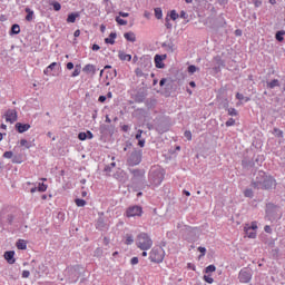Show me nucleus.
Instances as JSON below:
<instances>
[{"mask_svg": "<svg viewBox=\"0 0 285 285\" xmlns=\"http://www.w3.org/2000/svg\"><path fill=\"white\" fill-rule=\"evenodd\" d=\"M264 230H265V233H273V228H271V226H268V225H266L264 227Z\"/></svg>", "mask_w": 285, "mask_h": 285, "instance_id": "338daca9", "label": "nucleus"}, {"mask_svg": "<svg viewBox=\"0 0 285 285\" xmlns=\"http://www.w3.org/2000/svg\"><path fill=\"white\" fill-rule=\"evenodd\" d=\"M144 99H146V97H145L144 95L137 94V95H136V98H135V101H136L137 104H141V102H144Z\"/></svg>", "mask_w": 285, "mask_h": 285, "instance_id": "c9c22d12", "label": "nucleus"}, {"mask_svg": "<svg viewBox=\"0 0 285 285\" xmlns=\"http://www.w3.org/2000/svg\"><path fill=\"white\" fill-rule=\"evenodd\" d=\"M252 187L256 188L257 190H271V188H275V179H273L271 176H266L264 170H258L254 173Z\"/></svg>", "mask_w": 285, "mask_h": 285, "instance_id": "f257e3e1", "label": "nucleus"}, {"mask_svg": "<svg viewBox=\"0 0 285 285\" xmlns=\"http://www.w3.org/2000/svg\"><path fill=\"white\" fill-rule=\"evenodd\" d=\"M115 39H117V33L111 32V33L109 35V38H106V39H105V43H110L111 46H114Z\"/></svg>", "mask_w": 285, "mask_h": 285, "instance_id": "393cba45", "label": "nucleus"}, {"mask_svg": "<svg viewBox=\"0 0 285 285\" xmlns=\"http://www.w3.org/2000/svg\"><path fill=\"white\" fill-rule=\"evenodd\" d=\"M238 279H239L240 284H249L250 281L253 279V273L250 272V269L245 267V268L240 269V272L238 274Z\"/></svg>", "mask_w": 285, "mask_h": 285, "instance_id": "0eeeda50", "label": "nucleus"}, {"mask_svg": "<svg viewBox=\"0 0 285 285\" xmlns=\"http://www.w3.org/2000/svg\"><path fill=\"white\" fill-rule=\"evenodd\" d=\"M22 277H24V278L30 277V271H23L22 272Z\"/></svg>", "mask_w": 285, "mask_h": 285, "instance_id": "e2e57ef3", "label": "nucleus"}, {"mask_svg": "<svg viewBox=\"0 0 285 285\" xmlns=\"http://www.w3.org/2000/svg\"><path fill=\"white\" fill-rule=\"evenodd\" d=\"M97 228L99 230H106V228H108V225H106V220L104 219V217H99L97 220Z\"/></svg>", "mask_w": 285, "mask_h": 285, "instance_id": "6ab92c4d", "label": "nucleus"}, {"mask_svg": "<svg viewBox=\"0 0 285 285\" xmlns=\"http://www.w3.org/2000/svg\"><path fill=\"white\" fill-rule=\"evenodd\" d=\"M273 135H275V137H284V131H282L281 129L274 128Z\"/></svg>", "mask_w": 285, "mask_h": 285, "instance_id": "ea45409f", "label": "nucleus"}, {"mask_svg": "<svg viewBox=\"0 0 285 285\" xmlns=\"http://www.w3.org/2000/svg\"><path fill=\"white\" fill-rule=\"evenodd\" d=\"M170 19H173V21H177V19H179V13H177V11L173 10L170 12Z\"/></svg>", "mask_w": 285, "mask_h": 285, "instance_id": "a18cd8bd", "label": "nucleus"}, {"mask_svg": "<svg viewBox=\"0 0 285 285\" xmlns=\"http://www.w3.org/2000/svg\"><path fill=\"white\" fill-rule=\"evenodd\" d=\"M116 21L119 26H128V21L121 19L120 17H116Z\"/></svg>", "mask_w": 285, "mask_h": 285, "instance_id": "a19ab883", "label": "nucleus"}, {"mask_svg": "<svg viewBox=\"0 0 285 285\" xmlns=\"http://www.w3.org/2000/svg\"><path fill=\"white\" fill-rule=\"evenodd\" d=\"M6 121H9V124H14L17 121L18 116H17V110L14 109H8L7 112L4 114Z\"/></svg>", "mask_w": 285, "mask_h": 285, "instance_id": "1a4fd4ad", "label": "nucleus"}, {"mask_svg": "<svg viewBox=\"0 0 285 285\" xmlns=\"http://www.w3.org/2000/svg\"><path fill=\"white\" fill-rule=\"evenodd\" d=\"M157 132H159L160 135H164V132H168V127L164 126V125H158L156 127Z\"/></svg>", "mask_w": 285, "mask_h": 285, "instance_id": "c756f323", "label": "nucleus"}, {"mask_svg": "<svg viewBox=\"0 0 285 285\" xmlns=\"http://www.w3.org/2000/svg\"><path fill=\"white\" fill-rule=\"evenodd\" d=\"M197 70H199L195 65H190L188 67V72H197Z\"/></svg>", "mask_w": 285, "mask_h": 285, "instance_id": "603ef678", "label": "nucleus"}, {"mask_svg": "<svg viewBox=\"0 0 285 285\" xmlns=\"http://www.w3.org/2000/svg\"><path fill=\"white\" fill-rule=\"evenodd\" d=\"M199 253H202V256L206 255V247H198Z\"/></svg>", "mask_w": 285, "mask_h": 285, "instance_id": "69168bd1", "label": "nucleus"}, {"mask_svg": "<svg viewBox=\"0 0 285 285\" xmlns=\"http://www.w3.org/2000/svg\"><path fill=\"white\" fill-rule=\"evenodd\" d=\"M82 70L83 72H96L97 68H95V65H86Z\"/></svg>", "mask_w": 285, "mask_h": 285, "instance_id": "cd10ccee", "label": "nucleus"}, {"mask_svg": "<svg viewBox=\"0 0 285 285\" xmlns=\"http://www.w3.org/2000/svg\"><path fill=\"white\" fill-rule=\"evenodd\" d=\"M267 88H269V90H273L274 88H279V80L274 79L272 81H267Z\"/></svg>", "mask_w": 285, "mask_h": 285, "instance_id": "5701e85b", "label": "nucleus"}, {"mask_svg": "<svg viewBox=\"0 0 285 285\" xmlns=\"http://www.w3.org/2000/svg\"><path fill=\"white\" fill-rule=\"evenodd\" d=\"M8 224H10L12 226V224H17L19 223L20 218H19V212H13L11 214H8L6 217Z\"/></svg>", "mask_w": 285, "mask_h": 285, "instance_id": "ddd939ff", "label": "nucleus"}, {"mask_svg": "<svg viewBox=\"0 0 285 285\" xmlns=\"http://www.w3.org/2000/svg\"><path fill=\"white\" fill-rule=\"evenodd\" d=\"M136 246L140 250H150L153 248V239L147 233H140L136 237Z\"/></svg>", "mask_w": 285, "mask_h": 285, "instance_id": "7ed1b4c3", "label": "nucleus"}, {"mask_svg": "<svg viewBox=\"0 0 285 285\" xmlns=\"http://www.w3.org/2000/svg\"><path fill=\"white\" fill-rule=\"evenodd\" d=\"M215 271H217V267H215V265H208L205 268V273H215Z\"/></svg>", "mask_w": 285, "mask_h": 285, "instance_id": "58836bf2", "label": "nucleus"}, {"mask_svg": "<svg viewBox=\"0 0 285 285\" xmlns=\"http://www.w3.org/2000/svg\"><path fill=\"white\" fill-rule=\"evenodd\" d=\"M14 128L20 134L28 132V129L30 128V124L17 122Z\"/></svg>", "mask_w": 285, "mask_h": 285, "instance_id": "4468645a", "label": "nucleus"}, {"mask_svg": "<svg viewBox=\"0 0 285 285\" xmlns=\"http://www.w3.org/2000/svg\"><path fill=\"white\" fill-rule=\"evenodd\" d=\"M213 63H214V70H216V72L222 71V68H224V66H226L224 60L219 56H216L214 58Z\"/></svg>", "mask_w": 285, "mask_h": 285, "instance_id": "f8f14e48", "label": "nucleus"}, {"mask_svg": "<svg viewBox=\"0 0 285 285\" xmlns=\"http://www.w3.org/2000/svg\"><path fill=\"white\" fill-rule=\"evenodd\" d=\"M78 139H80V141H86V139H88V134L87 132L78 134Z\"/></svg>", "mask_w": 285, "mask_h": 285, "instance_id": "c03bdc74", "label": "nucleus"}, {"mask_svg": "<svg viewBox=\"0 0 285 285\" xmlns=\"http://www.w3.org/2000/svg\"><path fill=\"white\" fill-rule=\"evenodd\" d=\"M76 206H78L79 208H82L83 206H86V200L81 199V198H77L75 200Z\"/></svg>", "mask_w": 285, "mask_h": 285, "instance_id": "473e14b6", "label": "nucleus"}, {"mask_svg": "<svg viewBox=\"0 0 285 285\" xmlns=\"http://www.w3.org/2000/svg\"><path fill=\"white\" fill-rule=\"evenodd\" d=\"M284 35H285L284 30L277 31L275 36L276 41H279V42L284 41Z\"/></svg>", "mask_w": 285, "mask_h": 285, "instance_id": "c85d7f7f", "label": "nucleus"}, {"mask_svg": "<svg viewBox=\"0 0 285 285\" xmlns=\"http://www.w3.org/2000/svg\"><path fill=\"white\" fill-rule=\"evenodd\" d=\"M4 259L8 262V264H14V250H9L4 253Z\"/></svg>", "mask_w": 285, "mask_h": 285, "instance_id": "f3484780", "label": "nucleus"}, {"mask_svg": "<svg viewBox=\"0 0 285 285\" xmlns=\"http://www.w3.org/2000/svg\"><path fill=\"white\" fill-rule=\"evenodd\" d=\"M282 214H279V207L273 203L266 205V219L268 222H275V219H279Z\"/></svg>", "mask_w": 285, "mask_h": 285, "instance_id": "20e7f679", "label": "nucleus"}, {"mask_svg": "<svg viewBox=\"0 0 285 285\" xmlns=\"http://www.w3.org/2000/svg\"><path fill=\"white\" fill-rule=\"evenodd\" d=\"M17 248L19 250H26V248H28V243L26 240H23V239H19L17 242Z\"/></svg>", "mask_w": 285, "mask_h": 285, "instance_id": "b1692460", "label": "nucleus"}, {"mask_svg": "<svg viewBox=\"0 0 285 285\" xmlns=\"http://www.w3.org/2000/svg\"><path fill=\"white\" fill-rule=\"evenodd\" d=\"M155 17H156V19H161V17H164V14L161 12V8L155 9Z\"/></svg>", "mask_w": 285, "mask_h": 285, "instance_id": "4c0bfd02", "label": "nucleus"}, {"mask_svg": "<svg viewBox=\"0 0 285 285\" xmlns=\"http://www.w3.org/2000/svg\"><path fill=\"white\" fill-rule=\"evenodd\" d=\"M50 6L53 7V10L56 12H59V10H61V3L57 2V1L51 2Z\"/></svg>", "mask_w": 285, "mask_h": 285, "instance_id": "f704fd0d", "label": "nucleus"}, {"mask_svg": "<svg viewBox=\"0 0 285 285\" xmlns=\"http://www.w3.org/2000/svg\"><path fill=\"white\" fill-rule=\"evenodd\" d=\"M141 135H144V130L139 129L136 134V139L139 140L141 139Z\"/></svg>", "mask_w": 285, "mask_h": 285, "instance_id": "13d9d810", "label": "nucleus"}, {"mask_svg": "<svg viewBox=\"0 0 285 285\" xmlns=\"http://www.w3.org/2000/svg\"><path fill=\"white\" fill-rule=\"evenodd\" d=\"M180 19H188V13H186V11H180Z\"/></svg>", "mask_w": 285, "mask_h": 285, "instance_id": "680f3d73", "label": "nucleus"}, {"mask_svg": "<svg viewBox=\"0 0 285 285\" xmlns=\"http://www.w3.org/2000/svg\"><path fill=\"white\" fill-rule=\"evenodd\" d=\"M185 137L190 141L193 139V134L190 131H185Z\"/></svg>", "mask_w": 285, "mask_h": 285, "instance_id": "6e6d98bb", "label": "nucleus"}, {"mask_svg": "<svg viewBox=\"0 0 285 285\" xmlns=\"http://www.w3.org/2000/svg\"><path fill=\"white\" fill-rule=\"evenodd\" d=\"M24 12H27L26 20L32 21V18L35 17V11H32L30 8H26Z\"/></svg>", "mask_w": 285, "mask_h": 285, "instance_id": "a878e982", "label": "nucleus"}, {"mask_svg": "<svg viewBox=\"0 0 285 285\" xmlns=\"http://www.w3.org/2000/svg\"><path fill=\"white\" fill-rule=\"evenodd\" d=\"M165 21H166V22H165L166 29H167V30H170V29L173 28V23H170V18H166Z\"/></svg>", "mask_w": 285, "mask_h": 285, "instance_id": "49530a36", "label": "nucleus"}, {"mask_svg": "<svg viewBox=\"0 0 285 285\" xmlns=\"http://www.w3.org/2000/svg\"><path fill=\"white\" fill-rule=\"evenodd\" d=\"M244 195H245V197L253 199V197H254L253 189H245Z\"/></svg>", "mask_w": 285, "mask_h": 285, "instance_id": "e433bc0d", "label": "nucleus"}, {"mask_svg": "<svg viewBox=\"0 0 285 285\" xmlns=\"http://www.w3.org/2000/svg\"><path fill=\"white\" fill-rule=\"evenodd\" d=\"M161 48H164L166 50V52H175V50H177V46L175 45L173 39H170L166 42H163Z\"/></svg>", "mask_w": 285, "mask_h": 285, "instance_id": "9b49d317", "label": "nucleus"}, {"mask_svg": "<svg viewBox=\"0 0 285 285\" xmlns=\"http://www.w3.org/2000/svg\"><path fill=\"white\" fill-rule=\"evenodd\" d=\"M78 17H79V12L69 13V16L67 18V23H75L77 21Z\"/></svg>", "mask_w": 285, "mask_h": 285, "instance_id": "4be33fe9", "label": "nucleus"}, {"mask_svg": "<svg viewBox=\"0 0 285 285\" xmlns=\"http://www.w3.org/2000/svg\"><path fill=\"white\" fill-rule=\"evenodd\" d=\"M101 255H104V249L97 248V249L95 250V256H96V257H101Z\"/></svg>", "mask_w": 285, "mask_h": 285, "instance_id": "3c124183", "label": "nucleus"}, {"mask_svg": "<svg viewBox=\"0 0 285 285\" xmlns=\"http://www.w3.org/2000/svg\"><path fill=\"white\" fill-rule=\"evenodd\" d=\"M19 32H21V27H19V24H13L11 27V35H19Z\"/></svg>", "mask_w": 285, "mask_h": 285, "instance_id": "2f4dec72", "label": "nucleus"}, {"mask_svg": "<svg viewBox=\"0 0 285 285\" xmlns=\"http://www.w3.org/2000/svg\"><path fill=\"white\" fill-rule=\"evenodd\" d=\"M225 126L230 127V126H235V119L229 118L226 122Z\"/></svg>", "mask_w": 285, "mask_h": 285, "instance_id": "8fccbe9b", "label": "nucleus"}, {"mask_svg": "<svg viewBox=\"0 0 285 285\" xmlns=\"http://www.w3.org/2000/svg\"><path fill=\"white\" fill-rule=\"evenodd\" d=\"M155 106H157V99L149 98L146 100V107L148 108V110H153Z\"/></svg>", "mask_w": 285, "mask_h": 285, "instance_id": "aec40b11", "label": "nucleus"}, {"mask_svg": "<svg viewBox=\"0 0 285 285\" xmlns=\"http://www.w3.org/2000/svg\"><path fill=\"white\" fill-rule=\"evenodd\" d=\"M3 157H4V159H12L13 153H12V151H6V153L3 154Z\"/></svg>", "mask_w": 285, "mask_h": 285, "instance_id": "de8ad7c7", "label": "nucleus"}, {"mask_svg": "<svg viewBox=\"0 0 285 285\" xmlns=\"http://www.w3.org/2000/svg\"><path fill=\"white\" fill-rule=\"evenodd\" d=\"M125 39L127 41H130L131 43H135L137 41V37L135 36V32L129 31L124 35Z\"/></svg>", "mask_w": 285, "mask_h": 285, "instance_id": "a211bd4d", "label": "nucleus"}, {"mask_svg": "<svg viewBox=\"0 0 285 285\" xmlns=\"http://www.w3.org/2000/svg\"><path fill=\"white\" fill-rule=\"evenodd\" d=\"M141 215V207L132 206L127 209V217H140Z\"/></svg>", "mask_w": 285, "mask_h": 285, "instance_id": "9d476101", "label": "nucleus"}, {"mask_svg": "<svg viewBox=\"0 0 285 285\" xmlns=\"http://www.w3.org/2000/svg\"><path fill=\"white\" fill-rule=\"evenodd\" d=\"M227 112L230 117H237V109L235 108H228Z\"/></svg>", "mask_w": 285, "mask_h": 285, "instance_id": "79ce46f5", "label": "nucleus"}, {"mask_svg": "<svg viewBox=\"0 0 285 285\" xmlns=\"http://www.w3.org/2000/svg\"><path fill=\"white\" fill-rule=\"evenodd\" d=\"M130 173L135 177V179H141L144 175H146V171L144 169H130Z\"/></svg>", "mask_w": 285, "mask_h": 285, "instance_id": "dca6fc26", "label": "nucleus"}, {"mask_svg": "<svg viewBox=\"0 0 285 285\" xmlns=\"http://www.w3.org/2000/svg\"><path fill=\"white\" fill-rule=\"evenodd\" d=\"M38 190H39V193H46V190H48V185H46L43 183H39Z\"/></svg>", "mask_w": 285, "mask_h": 285, "instance_id": "72a5a7b5", "label": "nucleus"}, {"mask_svg": "<svg viewBox=\"0 0 285 285\" xmlns=\"http://www.w3.org/2000/svg\"><path fill=\"white\" fill-rule=\"evenodd\" d=\"M12 163H13V164H21V159H19V157L14 156V157L12 158Z\"/></svg>", "mask_w": 285, "mask_h": 285, "instance_id": "0e129e2a", "label": "nucleus"}, {"mask_svg": "<svg viewBox=\"0 0 285 285\" xmlns=\"http://www.w3.org/2000/svg\"><path fill=\"white\" fill-rule=\"evenodd\" d=\"M236 99H238V101H244L245 97L242 94L237 92Z\"/></svg>", "mask_w": 285, "mask_h": 285, "instance_id": "052dcab7", "label": "nucleus"}, {"mask_svg": "<svg viewBox=\"0 0 285 285\" xmlns=\"http://www.w3.org/2000/svg\"><path fill=\"white\" fill-rule=\"evenodd\" d=\"M55 67H57V62H52L47 70H55Z\"/></svg>", "mask_w": 285, "mask_h": 285, "instance_id": "774afa93", "label": "nucleus"}, {"mask_svg": "<svg viewBox=\"0 0 285 285\" xmlns=\"http://www.w3.org/2000/svg\"><path fill=\"white\" fill-rule=\"evenodd\" d=\"M125 244H126L127 246H130V244H135V237H132V235H130V234H127V235H126Z\"/></svg>", "mask_w": 285, "mask_h": 285, "instance_id": "7c9ffc66", "label": "nucleus"}, {"mask_svg": "<svg viewBox=\"0 0 285 285\" xmlns=\"http://www.w3.org/2000/svg\"><path fill=\"white\" fill-rule=\"evenodd\" d=\"M118 57L121 61H130L132 59V56L125 52H119Z\"/></svg>", "mask_w": 285, "mask_h": 285, "instance_id": "bb28decb", "label": "nucleus"}, {"mask_svg": "<svg viewBox=\"0 0 285 285\" xmlns=\"http://www.w3.org/2000/svg\"><path fill=\"white\" fill-rule=\"evenodd\" d=\"M149 259L156 264L164 262V249L161 247H154L150 252Z\"/></svg>", "mask_w": 285, "mask_h": 285, "instance_id": "423d86ee", "label": "nucleus"}, {"mask_svg": "<svg viewBox=\"0 0 285 285\" xmlns=\"http://www.w3.org/2000/svg\"><path fill=\"white\" fill-rule=\"evenodd\" d=\"M20 146H24L26 148H32V145L28 142L26 139L20 140Z\"/></svg>", "mask_w": 285, "mask_h": 285, "instance_id": "37998d69", "label": "nucleus"}, {"mask_svg": "<svg viewBox=\"0 0 285 285\" xmlns=\"http://www.w3.org/2000/svg\"><path fill=\"white\" fill-rule=\"evenodd\" d=\"M130 264H131L132 266L139 264V258H138V257H132V258L130 259Z\"/></svg>", "mask_w": 285, "mask_h": 285, "instance_id": "5fc2aeb1", "label": "nucleus"}, {"mask_svg": "<svg viewBox=\"0 0 285 285\" xmlns=\"http://www.w3.org/2000/svg\"><path fill=\"white\" fill-rule=\"evenodd\" d=\"M166 175V170L160 166H153L149 170L148 179L150 186L157 187L161 186V181H164V177Z\"/></svg>", "mask_w": 285, "mask_h": 285, "instance_id": "f03ea898", "label": "nucleus"}, {"mask_svg": "<svg viewBox=\"0 0 285 285\" xmlns=\"http://www.w3.org/2000/svg\"><path fill=\"white\" fill-rule=\"evenodd\" d=\"M81 271H82V268L79 265H76L73 267H69L67 269V273L69 274V279L71 282H78L79 277H81Z\"/></svg>", "mask_w": 285, "mask_h": 285, "instance_id": "6e6552de", "label": "nucleus"}, {"mask_svg": "<svg viewBox=\"0 0 285 285\" xmlns=\"http://www.w3.org/2000/svg\"><path fill=\"white\" fill-rule=\"evenodd\" d=\"M138 146L140 147V148H144V146H146V140L145 139H138Z\"/></svg>", "mask_w": 285, "mask_h": 285, "instance_id": "4d7b16f0", "label": "nucleus"}, {"mask_svg": "<svg viewBox=\"0 0 285 285\" xmlns=\"http://www.w3.org/2000/svg\"><path fill=\"white\" fill-rule=\"evenodd\" d=\"M117 77V72H109L106 75V79H115Z\"/></svg>", "mask_w": 285, "mask_h": 285, "instance_id": "864d4df0", "label": "nucleus"}, {"mask_svg": "<svg viewBox=\"0 0 285 285\" xmlns=\"http://www.w3.org/2000/svg\"><path fill=\"white\" fill-rule=\"evenodd\" d=\"M204 279L207 284H213L214 279L209 275H204Z\"/></svg>", "mask_w": 285, "mask_h": 285, "instance_id": "09e8293b", "label": "nucleus"}, {"mask_svg": "<svg viewBox=\"0 0 285 285\" xmlns=\"http://www.w3.org/2000/svg\"><path fill=\"white\" fill-rule=\"evenodd\" d=\"M244 230L249 239H255V237H257V233L255 230H250V225L246 224Z\"/></svg>", "mask_w": 285, "mask_h": 285, "instance_id": "2eb2a0df", "label": "nucleus"}, {"mask_svg": "<svg viewBox=\"0 0 285 285\" xmlns=\"http://www.w3.org/2000/svg\"><path fill=\"white\" fill-rule=\"evenodd\" d=\"M156 68H164V56H155Z\"/></svg>", "mask_w": 285, "mask_h": 285, "instance_id": "412c9836", "label": "nucleus"}, {"mask_svg": "<svg viewBox=\"0 0 285 285\" xmlns=\"http://www.w3.org/2000/svg\"><path fill=\"white\" fill-rule=\"evenodd\" d=\"M249 230H257V223H252V225H249Z\"/></svg>", "mask_w": 285, "mask_h": 285, "instance_id": "bf43d9fd", "label": "nucleus"}, {"mask_svg": "<svg viewBox=\"0 0 285 285\" xmlns=\"http://www.w3.org/2000/svg\"><path fill=\"white\" fill-rule=\"evenodd\" d=\"M142 151L141 149H134L127 157L128 166H139L141 164Z\"/></svg>", "mask_w": 285, "mask_h": 285, "instance_id": "39448f33", "label": "nucleus"}]
</instances>
